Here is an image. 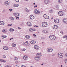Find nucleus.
I'll return each mask as SVG.
<instances>
[{"instance_id": "obj_1", "label": "nucleus", "mask_w": 67, "mask_h": 67, "mask_svg": "<svg viewBox=\"0 0 67 67\" xmlns=\"http://www.w3.org/2000/svg\"><path fill=\"white\" fill-rule=\"evenodd\" d=\"M49 38L51 40H55L56 38V37L55 36L53 35H51L49 36Z\"/></svg>"}, {"instance_id": "obj_2", "label": "nucleus", "mask_w": 67, "mask_h": 67, "mask_svg": "<svg viewBox=\"0 0 67 67\" xmlns=\"http://www.w3.org/2000/svg\"><path fill=\"white\" fill-rule=\"evenodd\" d=\"M43 27H46L47 26V22H43L42 23Z\"/></svg>"}, {"instance_id": "obj_3", "label": "nucleus", "mask_w": 67, "mask_h": 67, "mask_svg": "<svg viewBox=\"0 0 67 67\" xmlns=\"http://www.w3.org/2000/svg\"><path fill=\"white\" fill-rule=\"evenodd\" d=\"M63 54L59 53L58 54V56L59 58H63Z\"/></svg>"}, {"instance_id": "obj_4", "label": "nucleus", "mask_w": 67, "mask_h": 67, "mask_svg": "<svg viewBox=\"0 0 67 67\" xmlns=\"http://www.w3.org/2000/svg\"><path fill=\"white\" fill-rule=\"evenodd\" d=\"M58 14L60 16H63L64 15V12L62 11H60L58 12Z\"/></svg>"}, {"instance_id": "obj_5", "label": "nucleus", "mask_w": 67, "mask_h": 67, "mask_svg": "<svg viewBox=\"0 0 67 67\" xmlns=\"http://www.w3.org/2000/svg\"><path fill=\"white\" fill-rule=\"evenodd\" d=\"M34 12L36 14H40V12H39V11L37 9L35 10Z\"/></svg>"}, {"instance_id": "obj_6", "label": "nucleus", "mask_w": 67, "mask_h": 67, "mask_svg": "<svg viewBox=\"0 0 67 67\" xmlns=\"http://www.w3.org/2000/svg\"><path fill=\"white\" fill-rule=\"evenodd\" d=\"M35 59L36 60H40L41 59V58L36 56L35 57Z\"/></svg>"}, {"instance_id": "obj_7", "label": "nucleus", "mask_w": 67, "mask_h": 67, "mask_svg": "<svg viewBox=\"0 0 67 67\" xmlns=\"http://www.w3.org/2000/svg\"><path fill=\"white\" fill-rule=\"evenodd\" d=\"M47 52H52L53 51V49L52 48H50L47 49Z\"/></svg>"}, {"instance_id": "obj_8", "label": "nucleus", "mask_w": 67, "mask_h": 67, "mask_svg": "<svg viewBox=\"0 0 67 67\" xmlns=\"http://www.w3.org/2000/svg\"><path fill=\"white\" fill-rule=\"evenodd\" d=\"M10 4V3L8 1H5L4 2V4L5 5H8Z\"/></svg>"}, {"instance_id": "obj_9", "label": "nucleus", "mask_w": 67, "mask_h": 67, "mask_svg": "<svg viewBox=\"0 0 67 67\" xmlns=\"http://www.w3.org/2000/svg\"><path fill=\"white\" fill-rule=\"evenodd\" d=\"M14 15L16 17V16H19V14L17 13H14Z\"/></svg>"}, {"instance_id": "obj_10", "label": "nucleus", "mask_w": 67, "mask_h": 67, "mask_svg": "<svg viewBox=\"0 0 67 67\" xmlns=\"http://www.w3.org/2000/svg\"><path fill=\"white\" fill-rule=\"evenodd\" d=\"M54 22L55 23H58L59 22V20L58 19H55Z\"/></svg>"}, {"instance_id": "obj_11", "label": "nucleus", "mask_w": 67, "mask_h": 67, "mask_svg": "<svg viewBox=\"0 0 67 67\" xmlns=\"http://www.w3.org/2000/svg\"><path fill=\"white\" fill-rule=\"evenodd\" d=\"M53 29L55 30H56L58 29V26L56 25H54L53 27Z\"/></svg>"}, {"instance_id": "obj_12", "label": "nucleus", "mask_w": 67, "mask_h": 67, "mask_svg": "<svg viewBox=\"0 0 67 67\" xmlns=\"http://www.w3.org/2000/svg\"><path fill=\"white\" fill-rule=\"evenodd\" d=\"M42 55V54L40 53H37L36 54V56H37V57H41V56Z\"/></svg>"}, {"instance_id": "obj_13", "label": "nucleus", "mask_w": 67, "mask_h": 67, "mask_svg": "<svg viewBox=\"0 0 67 67\" xmlns=\"http://www.w3.org/2000/svg\"><path fill=\"white\" fill-rule=\"evenodd\" d=\"M30 18L32 20H33L34 19V16L32 15H30Z\"/></svg>"}, {"instance_id": "obj_14", "label": "nucleus", "mask_w": 67, "mask_h": 67, "mask_svg": "<svg viewBox=\"0 0 67 67\" xmlns=\"http://www.w3.org/2000/svg\"><path fill=\"white\" fill-rule=\"evenodd\" d=\"M63 22L67 24V18H65L63 19Z\"/></svg>"}, {"instance_id": "obj_15", "label": "nucleus", "mask_w": 67, "mask_h": 67, "mask_svg": "<svg viewBox=\"0 0 67 67\" xmlns=\"http://www.w3.org/2000/svg\"><path fill=\"white\" fill-rule=\"evenodd\" d=\"M27 24L28 26H32V24L30 22H28L27 23Z\"/></svg>"}, {"instance_id": "obj_16", "label": "nucleus", "mask_w": 67, "mask_h": 67, "mask_svg": "<svg viewBox=\"0 0 67 67\" xmlns=\"http://www.w3.org/2000/svg\"><path fill=\"white\" fill-rule=\"evenodd\" d=\"M43 33L44 32L45 34H47L48 33V31L46 30H43Z\"/></svg>"}, {"instance_id": "obj_17", "label": "nucleus", "mask_w": 67, "mask_h": 67, "mask_svg": "<svg viewBox=\"0 0 67 67\" xmlns=\"http://www.w3.org/2000/svg\"><path fill=\"white\" fill-rule=\"evenodd\" d=\"M30 43L32 44H35L36 43V42L35 41H30Z\"/></svg>"}, {"instance_id": "obj_18", "label": "nucleus", "mask_w": 67, "mask_h": 67, "mask_svg": "<svg viewBox=\"0 0 67 67\" xmlns=\"http://www.w3.org/2000/svg\"><path fill=\"white\" fill-rule=\"evenodd\" d=\"M49 1L48 0H45L44 1V3L46 4H48V3H49Z\"/></svg>"}, {"instance_id": "obj_19", "label": "nucleus", "mask_w": 67, "mask_h": 67, "mask_svg": "<svg viewBox=\"0 0 67 67\" xmlns=\"http://www.w3.org/2000/svg\"><path fill=\"white\" fill-rule=\"evenodd\" d=\"M34 48L36 49H39V48L38 47V46L37 45H35L34 46Z\"/></svg>"}, {"instance_id": "obj_20", "label": "nucleus", "mask_w": 67, "mask_h": 67, "mask_svg": "<svg viewBox=\"0 0 67 67\" xmlns=\"http://www.w3.org/2000/svg\"><path fill=\"white\" fill-rule=\"evenodd\" d=\"M4 24V23L3 21H0V25H3Z\"/></svg>"}, {"instance_id": "obj_21", "label": "nucleus", "mask_w": 67, "mask_h": 67, "mask_svg": "<svg viewBox=\"0 0 67 67\" xmlns=\"http://www.w3.org/2000/svg\"><path fill=\"white\" fill-rule=\"evenodd\" d=\"M23 58L25 60H27V59H28V58H27V57L25 55V56H24V57H23Z\"/></svg>"}, {"instance_id": "obj_22", "label": "nucleus", "mask_w": 67, "mask_h": 67, "mask_svg": "<svg viewBox=\"0 0 67 67\" xmlns=\"http://www.w3.org/2000/svg\"><path fill=\"white\" fill-rule=\"evenodd\" d=\"M25 38L27 39H29L30 38V36L26 35L25 36Z\"/></svg>"}, {"instance_id": "obj_23", "label": "nucleus", "mask_w": 67, "mask_h": 67, "mask_svg": "<svg viewBox=\"0 0 67 67\" xmlns=\"http://www.w3.org/2000/svg\"><path fill=\"white\" fill-rule=\"evenodd\" d=\"M9 31L10 32H13L14 31V30L13 29L10 28V30H9Z\"/></svg>"}, {"instance_id": "obj_24", "label": "nucleus", "mask_w": 67, "mask_h": 67, "mask_svg": "<svg viewBox=\"0 0 67 67\" xmlns=\"http://www.w3.org/2000/svg\"><path fill=\"white\" fill-rule=\"evenodd\" d=\"M18 6H19V4H14L13 5V7H18Z\"/></svg>"}, {"instance_id": "obj_25", "label": "nucleus", "mask_w": 67, "mask_h": 67, "mask_svg": "<svg viewBox=\"0 0 67 67\" xmlns=\"http://www.w3.org/2000/svg\"><path fill=\"white\" fill-rule=\"evenodd\" d=\"M3 48L4 50H8V48L6 47H4Z\"/></svg>"}, {"instance_id": "obj_26", "label": "nucleus", "mask_w": 67, "mask_h": 67, "mask_svg": "<svg viewBox=\"0 0 67 67\" xmlns=\"http://www.w3.org/2000/svg\"><path fill=\"white\" fill-rule=\"evenodd\" d=\"M0 62H3V63H5L6 61L4 60L0 59Z\"/></svg>"}, {"instance_id": "obj_27", "label": "nucleus", "mask_w": 67, "mask_h": 67, "mask_svg": "<svg viewBox=\"0 0 67 67\" xmlns=\"http://www.w3.org/2000/svg\"><path fill=\"white\" fill-rule=\"evenodd\" d=\"M9 19H10V20H14V18H13L12 17H10L9 18Z\"/></svg>"}, {"instance_id": "obj_28", "label": "nucleus", "mask_w": 67, "mask_h": 67, "mask_svg": "<svg viewBox=\"0 0 67 67\" xmlns=\"http://www.w3.org/2000/svg\"><path fill=\"white\" fill-rule=\"evenodd\" d=\"M23 44L24 46L26 45V46L27 45V43H26L25 42H24L23 43Z\"/></svg>"}, {"instance_id": "obj_29", "label": "nucleus", "mask_w": 67, "mask_h": 67, "mask_svg": "<svg viewBox=\"0 0 67 67\" xmlns=\"http://www.w3.org/2000/svg\"><path fill=\"white\" fill-rule=\"evenodd\" d=\"M29 31H30V32H33V29L30 28L29 29Z\"/></svg>"}, {"instance_id": "obj_30", "label": "nucleus", "mask_w": 67, "mask_h": 67, "mask_svg": "<svg viewBox=\"0 0 67 67\" xmlns=\"http://www.w3.org/2000/svg\"><path fill=\"white\" fill-rule=\"evenodd\" d=\"M49 12H50V13H53V10L52 9H51L49 11Z\"/></svg>"}, {"instance_id": "obj_31", "label": "nucleus", "mask_w": 67, "mask_h": 67, "mask_svg": "<svg viewBox=\"0 0 67 67\" xmlns=\"http://www.w3.org/2000/svg\"><path fill=\"white\" fill-rule=\"evenodd\" d=\"M47 16V15L46 14H44L43 15V17L44 19H45L46 18Z\"/></svg>"}, {"instance_id": "obj_32", "label": "nucleus", "mask_w": 67, "mask_h": 67, "mask_svg": "<svg viewBox=\"0 0 67 67\" xmlns=\"http://www.w3.org/2000/svg\"><path fill=\"white\" fill-rule=\"evenodd\" d=\"M58 2L59 3H62V0H58Z\"/></svg>"}, {"instance_id": "obj_33", "label": "nucleus", "mask_w": 67, "mask_h": 67, "mask_svg": "<svg viewBox=\"0 0 67 67\" xmlns=\"http://www.w3.org/2000/svg\"><path fill=\"white\" fill-rule=\"evenodd\" d=\"M2 36L3 37H4V38H5L7 37V36H4L3 35H2Z\"/></svg>"}, {"instance_id": "obj_34", "label": "nucleus", "mask_w": 67, "mask_h": 67, "mask_svg": "<svg viewBox=\"0 0 67 67\" xmlns=\"http://www.w3.org/2000/svg\"><path fill=\"white\" fill-rule=\"evenodd\" d=\"M63 38H66V39H67V36H64L63 37Z\"/></svg>"}, {"instance_id": "obj_35", "label": "nucleus", "mask_w": 67, "mask_h": 67, "mask_svg": "<svg viewBox=\"0 0 67 67\" xmlns=\"http://www.w3.org/2000/svg\"><path fill=\"white\" fill-rule=\"evenodd\" d=\"M2 57L3 58H6V56L4 55H3L2 56Z\"/></svg>"}, {"instance_id": "obj_36", "label": "nucleus", "mask_w": 67, "mask_h": 67, "mask_svg": "<svg viewBox=\"0 0 67 67\" xmlns=\"http://www.w3.org/2000/svg\"><path fill=\"white\" fill-rule=\"evenodd\" d=\"M46 19H49V16H47V17L45 18Z\"/></svg>"}, {"instance_id": "obj_37", "label": "nucleus", "mask_w": 67, "mask_h": 67, "mask_svg": "<svg viewBox=\"0 0 67 67\" xmlns=\"http://www.w3.org/2000/svg\"><path fill=\"white\" fill-rule=\"evenodd\" d=\"M25 10H26L27 12H29V10L26 8H25Z\"/></svg>"}, {"instance_id": "obj_38", "label": "nucleus", "mask_w": 67, "mask_h": 67, "mask_svg": "<svg viewBox=\"0 0 67 67\" xmlns=\"http://www.w3.org/2000/svg\"><path fill=\"white\" fill-rule=\"evenodd\" d=\"M12 25V24H8V26H11Z\"/></svg>"}, {"instance_id": "obj_39", "label": "nucleus", "mask_w": 67, "mask_h": 67, "mask_svg": "<svg viewBox=\"0 0 67 67\" xmlns=\"http://www.w3.org/2000/svg\"><path fill=\"white\" fill-rule=\"evenodd\" d=\"M2 31L3 32V33H5V32H6V30H3Z\"/></svg>"}, {"instance_id": "obj_40", "label": "nucleus", "mask_w": 67, "mask_h": 67, "mask_svg": "<svg viewBox=\"0 0 67 67\" xmlns=\"http://www.w3.org/2000/svg\"><path fill=\"white\" fill-rule=\"evenodd\" d=\"M26 50V49H25V48L22 49H21V51H25Z\"/></svg>"}, {"instance_id": "obj_41", "label": "nucleus", "mask_w": 67, "mask_h": 67, "mask_svg": "<svg viewBox=\"0 0 67 67\" xmlns=\"http://www.w3.org/2000/svg\"><path fill=\"white\" fill-rule=\"evenodd\" d=\"M14 59L15 60H18V58L15 57V58Z\"/></svg>"}, {"instance_id": "obj_42", "label": "nucleus", "mask_w": 67, "mask_h": 67, "mask_svg": "<svg viewBox=\"0 0 67 67\" xmlns=\"http://www.w3.org/2000/svg\"><path fill=\"white\" fill-rule=\"evenodd\" d=\"M56 7L57 9H59V7H58V5H57Z\"/></svg>"}, {"instance_id": "obj_43", "label": "nucleus", "mask_w": 67, "mask_h": 67, "mask_svg": "<svg viewBox=\"0 0 67 67\" xmlns=\"http://www.w3.org/2000/svg\"><path fill=\"white\" fill-rule=\"evenodd\" d=\"M30 44L29 43H27L26 46H30Z\"/></svg>"}, {"instance_id": "obj_44", "label": "nucleus", "mask_w": 67, "mask_h": 67, "mask_svg": "<svg viewBox=\"0 0 67 67\" xmlns=\"http://www.w3.org/2000/svg\"><path fill=\"white\" fill-rule=\"evenodd\" d=\"M41 38L42 40H43V39H45V38H44V37H41Z\"/></svg>"}, {"instance_id": "obj_45", "label": "nucleus", "mask_w": 67, "mask_h": 67, "mask_svg": "<svg viewBox=\"0 0 67 67\" xmlns=\"http://www.w3.org/2000/svg\"><path fill=\"white\" fill-rule=\"evenodd\" d=\"M33 30V31H36V29H32Z\"/></svg>"}, {"instance_id": "obj_46", "label": "nucleus", "mask_w": 67, "mask_h": 67, "mask_svg": "<svg viewBox=\"0 0 67 67\" xmlns=\"http://www.w3.org/2000/svg\"><path fill=\"white\" fill-rule=\"evenodd\" d=\"M65 62L66 63V64H67V59H65Z\"/></svg>"}, {"instance_id": "obj_47", "label": "nucleus", "mask_w": 67, "mask_h": 67, "mask_svg": "<svg viewBox=\"0 0 67 67\" xmlns=\"http://www.w3.org/2000/svg\"><path fill=\"white\" fill-rule=\"evenodd\" d=\"M12 46H13V47H15V46H14V44H12Z\"/></svg>"}, {"instance_id": "obj_48", "label": "nucleus", "mask_w": 67, "mask_h": 67, "mask_svg": "<svg viewBox=\"0 0 67 67\" xmlns=\"http://www.w3.org/2000/svg\"><path fill=\"white\" fill-rule=\"evenodd\" d=\"M16 2H19V0H15Z\"/></svg>"}, {"instance_id": "obj_49", "label": "nucleus", "mask_w": 67, "mask_h": 67, "mask_svg": "<svg viewBox=\"0 0 67 67\" xmlns=\"http://www.w3.org/2000/svg\"><path fill=\"white\" fill-rule=\"evenodd\" d=\"M5 67H11L10 66L7 65Z\"/></svg>"}, {"instance_id": "obj_50", "label": "nucleus", "mask_w": 67, "mask_h": 67, "mask_svg": "<svg viewBox=\"0 0 67 67\" xmlns=\"http://www.w3.org/2000/svg\"><path fill=\"white\" fill-rule=\"evenodd\" d=\"M61 33H62V34H63V32L62 31H61L60 32Z\"/></svg>"}, {"instance_id": "obj_51", "label": "nucleus", "mask_w": 67, "mask_h": 67, "mask_svg": "<svg viewBox=\"0 0 67 67\" xmlns=\"http://www.w3.org/2000/svg\"><path fill=\"white\" fill-rule=\"evenodd\" d=\"M16 19H19V17H16Z\"/></svg>"}, {"instance_id": "obj_52", "label": "nucleus", "mask_w": 67, "mask_h": 67, "mask_svg": "<svg viewBox=\"0 0 67 67\" xmlns=\"http://www.w3.org/2000/svg\"><path fill=\"white\" fill-rule=\"evenodd\" d=\"M33 35H34V36L35 37V36H36V35H35V34H34Z\"/></svg>"}, {"instance_id": "obj_53", "label": "nucleus", "mask_w": 67, "mask_h": 67, "mask_svg": "<svg viewBox=\"0 0 67 67\" xmlns=\"http://www.w3.org/2000/svg\"><path fill=\"white\" fill-rule=\"evenodd\" d=\"M37 7V5H35L34 6V8H35L36 7Z\"/></svg>"}, {"instance_id": "obj_54", "label": "nucleus", "mask_w": 67, "mask_h": 67, "mask_svg": "<svg viewBox=\"0 0 67 67\" xmlns=\"http://www.w3.org/2000/svg\"><path fill=\"white\" fill-rule=\"evenodd\" d=\"M14 67H19V66L17 65L15 66Z\"/></svg>"}, {"instance_id": "obj_55", "label": "nucleus", "mask_w": 67, "mask_h": 67, "mask_svg": "<svg viewBox=\"0 0 67 67\" xmlns=\"http://www.w3.org/2000/svg\"><path fill=\"white\" fill-rule=\"evenodd\" d=\"M21 28L20 27H18V29H19V30H21Z\"/></svg>"}, {"instance_id": "obj_56", "label": "nucleus", "mask_w": 67, "mask_h": 67, "mask_svg": "<svg viewBox=\"0 0 67 67\" xmlns=\"http://www.w3.org/2000/svg\"><path fill=\"white\" fill-rule=\"evenodd\" d=\"M65 56H66V57H67V53L65 54Z\"/></svg>"}, {"instance_id": "obj_57", "label": "nucleus", "mask_w": 67, "mask_h": 67, "mask_svg": "<svg viewBox=\"0 0 67 67\" xmlns=\"http://www.w3.org/2000/svg\"><path fill=\"white\" fill-rule=\"evenodd\" d=\"M25 1H28V0H25Z\"/></svg>"}, {"instance_id": "obj_58", "label": "nucleus", "mask_w": 67, "mask_h": 67, "mask_svg": "<svg viewBox=\"0 0 67 67\" xmlns=\"http://www.w3.org/2000/svg\"><path fill=\"white\" fill-rule=\"evenodd\" d=\"M9 10L10 11V12H11V9H9Z\"/></svg>"}, {"instance_id": "obj_59", "label": "nucleus", "mask_w": 67, "mask_h": 67, "mask_svg": "<svg viewBox=\"0 0 67 67\" xmlns=\"http://www.w3.org/2000/svg\"><path fill=\"white\" fill-rule=\"evenodd\" d=\"M35 3H34V5H35Z\"/></svg>"}, {"instance_id": "obj_60", "label": "nucleus", "mask_w": 67, "mask_h": 67, "mask_svg": "<svg viewBox=\"0 0 67 67\" xmlns=\"http://www.w3.org/2000/svg\"><path fill=\"white\" fill-rule=\"evenodd\" d=\"M4 10H3V11H2V12H4Z\"/></svg>"}, {"instance_id": "obj_61", "label": "nucleus", "mask_w": 67, "mask_h": 67, "mask_svg": "<svg viewBox=\"0 0 67 67\" xmlns=\"http://www.w3.org/2000/svg\"><path fill=\"white\" fill-rule=\"evenodd\" d=\"M21 24H24V23H22Z\"/></svg>"}, {"instance_id": "obj_62", "label": "nucleus", "mask_w": 67, "mask_h": 67, "mask_svg": "<svg viewBox=\"0 0 67 67\" xmlns=\"http://www.w3.org/2000/svg\"><path fill=\"white\" fill-rule=\"evenodd\" d=\"M28 43V41H26V43Z\"/></svg>"}, {"instance_id": "obj_63", "label": "nucleus", "mask_w": 67, "mask_h": 67, "mask_svg": "<svg viewBox=\"0 0 67 67\" xmlns=\"http://www.w3.org/2000/svg\"><path fill=\"white\" fill-rule=\"evenodd\" d=\"M13 10V9H11L10 10L11 11H12Z\"/></svg>"}, {"instance_id": "obj_64", "label": "nucleus", "mask_w": 67, "mask_h": 67, "mask_svg": "<svg viewBox=\"0 0 67 67\" xmlns=\"http://www.w3.org/2000/svg\"><path fill=\"white\" fill-rule=\"evenodd\" d=\"M0 67H1V65H0Z\"/></svg>"}]
</instances>
